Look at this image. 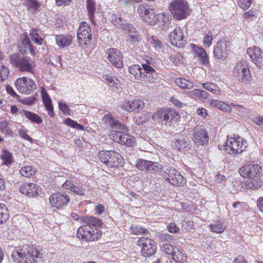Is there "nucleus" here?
<instances>
[{"label":"nucleus","mask_w":263,"mask_h":263,"mask_svg":"<svg viewBox=\"0 0 263 263\" xmlns=\"http://www.w3.org/2000/svg\"><path fill=\"white\" fill-rule=\"evenodd\" d=\"M91 39V29L87 24L84 22L81 23L77 32L78 42L80 43L84 40L89 41Z\"/></svg>","instance_id":"nucleus-24"},{"label":"nucleus","mask_w":263,"mask_h":263,"mask_svg":"<svg viewBox=\"0 0 263 263\" xmlns=\"http://www.w3.org/2000/svg\"><path fill=\"white\" fill-rule=\"evenodd\" d=\"M103 78L107 82L110 86L118 88L119 86V81L117 79H114L112 77L108 74H104Z\"/></svg>","instance_id":"nucleus-49"},{"label":"nucleus","mask_w":263,"mask_h":263,"mask_svg":"<svg viewBox=\"0 0 263 263\" xmlns=\"http://www.w3.org/2000/svg\"><path fill=\"white\" fill-rule=\"evenodd\" d=\"M144 106V102L139 99L132 101L125 100L121 105L122 109L128 112L139 111L142 110Z\"/></svg>","instance_id":"nucleus-20"},{"label":"nucleus","mask_w":263,"mask_h":263,"mask_svg":"<svg viewBox=\"0 0 263 263\" xmlns=\"http://www.w3.org/2000/svg\"><path fill=\"white\" fill-rule=\"evenodd\" d=\"M22 112L29 120L36 124H41L43 120L41 118L35 113L27 110H23Z\"/></svg>","instance_id":"nucleus-37"},{"label":"nucleus","mask_w":263,"mask_h":263,"mask_svg":"<svg viewBox=\"0 0 263 263\" xmlns=\"http://www.w3.org/2000/svg\"><path fill=\"white\" fill-rule=\"evenodd\" d=\"M110 20L111 23L116 27L123 29L126 28V23L119 13L111 14Z\"/></svg>","instance_id":"nucleus-31"},{"label":"nucleus","mask_w":263,"mask_h":263,"mask_svg":"<svg viewBox=\"0 0 263 263\" xmlns=\"http://www.w3.org/2000/svg\"><path fill=\"white\" fill-rule=\"evenodd\" d=\"M193 51L195 57L197 58L199 61L203 65H209V61L205 50L200 47L192 45Z\"/></svg>","instance_id":"nucleus-26"},{"label":"nucleus","mask_w":263,"mask_h":263,"mask_svg":"<svg viewBox=\"0 0 263 263\" xmlns=\"http://www.w3.org/2000/svg\"><path fill=\"white\" fill-rule=\"evenodd\" d=\"M175 83L182 89H191L194 86L192 82L183 78L176 79Z\"/></svg>","instance_id":"nucleus-39"},{"label":"nucleus","mask_w":263,"mask_h":263,"mask_svg":"<svg viewBox=\"0 0 263 263\" xmlns=\"http://www.w3.org/2000/svg\"><path fill=\"white\" fill-rule=\"evenodd\" d=\"M9 73L8 68L2 63H0V77L3 78V81L7 77Z\"/></svg>","instance_id":"nucleus-57"},{"label":"nucleus","mask_w":263,"mask_h":263,"mask_svg":"<svg viewBox=\"0 0 263 263\" xmlns=\"http://www.w3.org/2000/svg\"><path fill=\"white\" fill-rule=\"evenodd\" d=\"M107 59L112 66L118 68L123 67V57L119 50L115 48H110L107 50Z\"/></svg>","instance_id":"nucleus-17"},{"label":"nucleus","mask_w":263,"mask_h":263,"mask_svg":"<svg viewBox=\"0 0 263 263\" xmlns=\"http://www.w3.org/2000/svg\"><path fill=\"white\" fill-rule=\"evenodd\" d=\"M91 230V227L88 225H82L77 230V236L80 239L85 240L88 241V240L91 239L90 233V230Z\"/></svg>","instance_id":"nucleus-30"},{"label":"nucleus","mask_w":263,"mask_h":263,"mask_svg":"<svg viewBox=\"0 0 263 263\" xmlns=\"http://www.w3.org/2000/svg\"><path fill=\"white\" fill-rule=\"evenodd\" d=\"M167 175L166 180L170 184L180 186L184 183V178L179 173V172L173 168H167L165 171Z\"/></svg>","instance_id":"nucleus-18"},{"label":"nucleus","mask_w":263,"mask_h":263,"mask_svg":"<svg viewBox=\"0 0 263 263\" xmlns=\"http://www.w3.org/2000/svg\"><path fill=\"white\" fill-rule=\"evenodd\" d=\"M124 132L120 144L127 146H133L135 142V138L128 134H126Z\"/></svg>","instance_id":"nucleus-42"},{"label":"nucleus","mask_w":263,"mask_h":263,"mask_svg":"<svg viewBox=\"0 0 263 263\" xmlns=\"http://www.w3.org/2000/svg\"><path fill=\"white\" fill-rule=\"evenodd\" d=\"M261 167L258 164L245 165L239 170L241 176L250 179L257 177L261 172Z\"/></svg>","instance_id":"nucleus-16"},{"label":"nucleus","mask_w":263,"mask_h":263,"mask_svg":"<svg viewBox=\"0 0 263 263\" xmlns=\"http://www.w3.org/2000/svg\"><path fill=\"white\" fill-rule=\"evenodd\" d=\"M98 157L101 162L111 167H119L123 164L122 157L115 151H102L99 153Z\"/></svg>","instance_id":"nucleus-6"},{"label":"nucleus","mask_w":263,"mask_h":263,"mask_svg":"<svg viewBox=\"0 0 263 263\" xmlns=\"http://www.w3.org/2000/svg\"><path fill=\"white\" fill-rule=\"evenodd\" d=\"M124 132H125L121 130L119 131L113 130L110 133V138L115 142L120 143Z\"/></svg>","instance_id":"nucleus-46"},{"label":"nucleus","mask_w":263,"mask_h":263,"mask_svg":"<svg viewBox=\"0 0 263 263\" xmlns=\"http://www.w3.org/2000/svg\"><path fill=\"white\" fill-rule=\"evenodd\" d=\"M174 146L180 151L186 152L191 149L192 144L189 138L183 135L178 134L175 136Z\"/></svg>","instance_id":"nucleus-22"},{"label":"nucleus","mask_w":263,"mask_h":263,"mask_svg":"<svg viewBox=\"0 0 263 263\" xmlns=\"http://www.w3.org/2000/svg\"><path fill=\"white\" fill-rule=\"evenodd\" d=\"M234 76L242 83H248L251 80V75L248 64L245 61L237 63L233 69Z\"/></svg>","instance_id":"nucleus-10"},{"label":"nucleus","mask_w":263,"mask_h":263,"mask_svg":"<svg viewBox=\"0 0 263 263\" xmlns=\"http://www.w3.org/2000/svg\"><path fill=\"white\" fill-rule=\"evenodd\" d=\"M169 42L172 45L176 47H181L184 45L186 41L183 35V30L180 27H176L170 33Z\"/></svg>","instance_id":"nucleus-15"},{"label":"nucleus","mask_w":263,"mask_h":263,"mask_svg":"<svg viewBox=\"0 0 263 263\" xmlns=\"http://www.w3.org/2000/svg\"><path fill=\"white\" fill-rule=\"evenodd\" d=\"M173 259L176 262H183L186 261V256L180 251L177 249L172 256Z\"/></svg>","instance_id":"nucleus-45"},{"label":"nucleus","mask_w":263,"mask_h":263,"mask_svg":"<svg viewBox=\"0 0 263 263\" xmlns=\"http://www.w3.org/2000/svg\"><path fill=\"white\" fill-rule=\"evenodd\" d=\"M96 3L92 0H87V10L89 18L93 24L95 23V12L96 11Z\"/></svg>","instance_id":"nucleus-36"},{"label":"nucleus","mask_w":263,"mask_h":263,"mask_svg":"<svg viewBox=\"0 0 263 263\" xmlns=\"http://www.w3.org/2000/svg\"><path fill=\"white\" fill-rule=\"evenodd\" d=\"M129 72L136 80L145 81L148 83H154L157 79V73L155 69L148 64L133 65L128 68Z\"/></svg>","instance_id":"nucleus-1"},{"label":"nucleus","mask_w":263,"mask_h":263,"mask_svg":"<svg viewBox=\"0 0 263 263\" xmlns=\"http://www.w3.org/2000/svg\"><path fill=\"white\" fill-rule=\"evenodd\" d=\"M50 205L52 208L60 210L67 205L70 201L69 196L62 192L52 194L49 197Z\"/></svg>","instance_id":"nucleus-13"},{"label":"nucleus","mask_w":263,"mask_h":263,"mask_svg":"<svg viewBox=\"0 0 263 263\" xmlns=\"http://www.w3.org/2000/svg\"><path fill=\"white\" fill-rule=\"evenodd\" d=\"M211 104L222 111L229 112L232 111L231 104L229 105L223 102L217 100H212L211 102Z\"/></svg>","instance_id":"nucleus-35"},{"label":"nucleus","mask_w":263,"mask_h":263,"mask_svg":"<svg viewBox=\"0 0 263 263\" xmlns=\"http://www.w3.org/2000/svg\"><path fill=\"white\" fill-rule=\"evenodd\" d=\"M81 219L86 225L90 226L100 227L103 224L100 219L92 216H83L81 217Z\"/></svg>","instance_id":"nucleus-33"},{"label":"nucleus","mask_w":263,"mask_h":263,"mask_svg":"<svg viewBox=\"0 0 263 263\" xmlns=\"http://www.w3.org/2000/svg\"><path fill=\"white\" fill-rule=\"evenodd\" d=\"M0 131L5 135H9L10 133V129L7 121H2L0 122Z\"/></svg>","instance_id":"nucleus-58"},{"label":"nucleus","mask_w":263,"mask_h":263,"mask_svg":"<svg viewBox=\"0 0 263 263\" xmlns=\"http://www.w3.org/2000/svg\"><path fill=\"white\" fill-rule=\"evenodd\" d=\"M247 53L251 61L260 68L263 67V52L257 47L249 48Z\"/></svg>","instance_id":"nucleus-19"},{"label":"nucleus","mask_w":263,"mask_h":263,"mask_svg":"<svg viewBox=\"0 0 263 263\" xmlns=\"http://www.w3.org/2000/svg\"><path fill=\"white\" fill-rule=\"evenodd\" d=\"M161 250L166 254L171 255V256L173 254L175 250L174 247L168 243L163 244L161 247Z\"/></svg>","instance_id":"nucleus-56"},{"label":"nucleus","mask_w":263,"mask_h":263,"mask_svg":"<svg viewBox=\"0 0 263 263\" xmlns=\"http://www.w3.org/2000/svg\"><path fill=\"white\" fill-rule=\"evenodd\" d=\"M263 184V182L259 179H255L247 181L246 183L247 189L256 190L260 187Z\"/></svg>","instance_id":"nucleus-40"},{"label":"nucleus","mask_w":263,"mask_h":263,"mask_svg":"<svg viewBox=\"0 0 263 263\" xmlns=\"http://www.w3.org/2000/svg\"><path fill=\"white\" fill-rule=\"evenodd\" d=\"M189 135L197 145L206 144L209 141V136L203 125L196 126L190 132Z\"/></svg>","instance_id":"nucleus-11"},{"label":"nucleus","mask_w":263,"mask_h":263,"mask_svg":"<svg viewBox=\"0 0 263 263\" xmlns=\"http://www.w3.org/2000/svg\"><path fill=\"white\" fill-rule=\"evenodd\" d=\"M169 9L174 19L180 21L185 18L190 13L187 2L185 0H173Z\"/></svg>","instance_id":"nucleus-5"},{"label":"nucleus","mask_w":263,"mask_h":263,"mask_svg":"<svg viewBox=\"0 0 263 263\" xmlns=\"http://www.w3.org/2000/svg\"><path fill=\"white\" fill-rule=\"evenodd\" d=\"M8 61L13 66L17 68L20 71L33 73L35 63L30 57H22L20 54L15 53L9 56Z\"/></svg>","instance_id":"nucleus-3"},{"label":"nucleus","mask_w":263,"mask_h":263,"mask_svg":"<svg viewBox=\"0 0 263 263\" xmlns=\"http://www.w3.org/2000/svg\"><path fill=\"white\" fill-rule=\"evenodd\" d=\"M169 59L175 65H178L183 61L182 55L178 52H174V54H171Z\"/></svg>","instance_id":"nucleus-52"},{"label":"nucleus","mask_w":263,"mask_h":263,"mask_svg":"<svg viewBox=\"0 0 263 263\" xmlns=\"http://www.w3.org/2000/svg\"><path fill=\"white\" fill-rule=\"evenodd\" d=\"M25 5L30 11H35L39 9L41 4L36 0H25Z\"/></svg>","instance_id":"nucleus-43"},{"label":"nucleus","mask_w":263,"mask_h":263,"mask_svg":"<svg viewBox=\"0 0 263 263\" xmlns=\"http://www.w3.org/2000/svg\"><path fill=\"white\" fill-rule=\"evenodd\" d=\"M135 166L141 171L151 173L158 172L162 169V166L160 163L142 159H138Z\"/></svg>","instance_id":"nucleus-14"},{"label":"nucleus","mask_w":263,"mask_h":263,"mask_svg":"<svg viewBox=\"0 0 263 263\" xmlns=\"http://www.w3.org/2000/svg\"><path fill=\"white\" fill-rule=\"evenodd\" d=\"M1 158L4 161L3 163L7 165L10 164L12 161V155L7 150H3Z\"/></svg>","instance_id":"nucleus-50"},{"label":"nucleus","mask_w":263,"mask_h":263,"mask_svg":"<svg viewBox=\"0 0 263 263\" xmlns=\"http://www.w3.org/2000/svg\"><path fill=\"white\" fill-rule=\"evenodd\" d=\"M102 122L106 125H108L112 128L125 132L128 131V128L126 125L122 124L118 120H116L111 115H106L104 116Z\"/></svg>","instance_id":"nucleus-21"},{"label":"nucleus","mask_w":263,"mask_h":263,"mask_svg":"<svg viewBox=\"0 0 263 263\" xmlns=\"http://www.w3.org/2000/svg\"><path fill=\"white\" fill-rule=\"evenodd\" d=\"M65 123L67 125L77 129L81 130L84 129V127L82 125L78 124L76 121L72 120L70 118H67L65 120Z\"/></svg>","instance_id":"nucleus-55"},{"label":"nucleus","mask_w":263,"mask_h":263,"mask_svg":"<svg viewBox=\"0 0 263 263\" xmlns=\"http://www.w3.org/2000/svg\"><path fill=\"white\" fill-rule=\"evenodd\" d=\"M238 6L242 9H247L252 3V0H237Z\"/></svg>","instance_id":"nucleus-60"},{"label":"nucleus","mask_w":263,"mask_h":263,"mask_svg":"<svg viewBox=\"0 0 263 263\" xmlns=\"http://www.w3.org/2000/svg\"><path fill=\"white\" fill-rule=\"evenodd\" d=\"M228 45L229 43L224 40H221L217 42L213 51L214 57L217 59H225L227 57Z\"/></svg>","instance_id":"nucleus-23"},{"label":"nucleus","mask_w":263,"mask_h":263,"mask_svg":"<svg viewBox=\"0 0 263 263\" xmlns=\"http://www.w3.org/2000/svg\"><path fill=\"white\" fill-rule=\"evenodd\" d=\"M19 48L20 51L23 54H25L27 52L26 49H28L31 55L35 54V50L31 44L29 37L24 34L20 35Z\"/></svg>","instance_id":"nucleus-25"},{"label":"nucleus","mask_w":263,"mask_h":263,"mask_svg":"<svg viewBox=\"0 0 263 263\" xmlns=\"http://www.w3.org/2000/svg\"><path fill=\"white\" fill-rule=\"evenodd\" d=\"M202 85L203 87L212 92L213 93L218 95L220 93V91L218 89L217 87L214 84L209 83H202Z\"/></svg>","instance_id":"nucleus-51"},{"label":"nucleus","mask_w":263,"mask_h":263,"mask_svg":"<svg viewBox=\"0 0 263 263\" xmlns=\"http://www.w3.org/2000/svg\"><path fill=\"white\" fill-rule=\"evenodd\" d=\"M163 17L162 18V24L161 25V29L164 31H166L170 25L171 16L168 14H163Z\"/></svg>","instance_id":"nucleus-54"},{"label":"nucleus","mask_w":263,"mask_h":263,"mask_svg":"<svg viewBox=\"0 0 263 263\" xmlns=\"http://www.w3.org/2000/svg\"><path fill=\"white\" fill-rule=\"evenodd\" d=\"M130 229L132 233L135 235L147 234L148 232L147 230L138 225H132Z\"/></svg>","instance_id":"nucleus-53"},{"label":"nucleus","mask_w":263,"mask_h":263,"mask_svg":"<svg viewBox=\"0 0 263 263\" xmlns=\"http://www.w3.org/2000/svg\"><path fill=\"white\" fill-rule=\"evenodd\" d=\"M137 245L141 248V254L144 257H151L157 251V246L154 240L145 237L139 238Z\"/></svg>","instance_id":"nucleus-9"},{"label":"nucleus","mask_w":263,"mask_h":263,"mask_svg":"<svg viewBox=\"0 0 263 263\" xmlns=\"http://www.w3.org/2000/svg\"><path fill=\"white\" fill-rule=\"evenodd\" d=\"M246 142L239 136L232 137L228 136L225 144L219 145V149H223L229 154H241L246 149Z\"/></svg>","instance_id":"nucleus-4"},{"label":"nucleus","mask_w":263,"mask_h":263,"mask_svg":"<svg viewBox=\"0 0 263 263\" xmlns=\"http://www.w3.org/2000/svg\"><path fill=\"white\" fill-rule=\"evenodd\" d=\"M41 93L43 103L48 111V115L50 117H53L54 114L53 112V107L52 105V101L51 98L49 97L45 88L43 87L41 88Z\"/></svg>","instance_id":"nucleus-27"},{"label":"nucleus","mask_w":263,"mask_h":263,"mask_svg":"<svg viewBox=\"0 0 263 263\" xmlns=\"http://www.w3.org/2000/svg\"><path fill=\"white\" fill-rule=\"evenodd\" d=\"M8 217V212L6 206L0 203V224L5 222Z\"/></svg>","instance_id":"nucleus-48"},{"label":"nucleus","mask_w":263,"mask_h":263,"mask_svg":"<svg viewBox=\"0 0 263 263\" xmlns=\"http://www.w3.org/2000/svg\"><path fill=\"white\" fill-rule=\"evenodd\" d=\"M58 104L60 110H61L64 114L68 115L70 114V109L65 103L60 101Z\"/></svg>","instance_id":"nucleus-61"},{"label":"nucleus","mask_w":263,"mask_h":263,"mask_svg":"<svg viewBox=\"0 0 263 263\" xmlns=\"http://www.w3.org/2000/svg\"><path fill=\"white\" fill-rule=\"evenodd\" d=\"M90 233H89V237L91 236V239L88 240V241H95L99 238H100L102 236V232L100 230L97 228H94L91 227V230L89 231Z\"/></svg>","instance_id":"nucleus-47"},{"label":"nucleus","mask_w":263,"mask_h":263,"mask_svg":"<svg viewBox=\"0 0 263 263\" xmlns=\"http://www.w3.org/2000/svg\"><path fill=\"white\" fill-rule=\"evenodd\" d=\"M17 90L25 95L30 94L36 88V85L31 79L24 77L18 78L15 83Z\"/></svg>","instance_id":"nucleus-12"},{"label":"nucleus","mask_w":263,"mask_h":263,"mask_svg":"<svg viewBox=\"0 0 263 263\" xmlns=\"http://www.w3.org/2000/svg\"><path fill=\"white\" fill-rule=\"evenodd\" d=\"M72 188V189H71L70 191L74 193L81 196L84 195V191L82 187L78 186L73 184Z\"/></svg>","instance_id":"nucleus-64"},{"label":"nucleus","mask_w":263,"mask_h":263,"mask_svg":"<svg viewBox=\"0 0 263 263\" xmlns=\"http://www.w3.org/2000/svg\"><path fill=\"white\" fill-rule=\"evenodd\" d=\"M40 30L39 29L34 28L31 30L30 31V36L31 40L34 42L36 44L39 45H42L43 42V39L41 37L39 32Z\"/></svg>","instance_id":"nucleus-38"},{"label":"nucleus","mask_w":263,"mask_h":263,"mask_svg":"<svg viewBox=\"0 0 263 263\" xmlns=\"http://www.w3.org/2000/svg\"><path fill=\"white\" fill-rule=\"evenodd\" d=\"M211 230L217 233H221L225 230V227L220 221H214L209 225Z\"/></svg>","instance_id":"nucleus-41"},{"label":"nucleus","mask_w":263,"mask_h":263,"mask_svg":"<svg viewBox=\"0 0 263 263\" xmlns=\"http://www.w3.org/2000/svg\"><path fill=\"white\" fill-rule=\"evenodd\" d=\"M231 107H232L235 108L236 111H238L240 114H244L246 112V109L241 105H239L235 103H231Z\"/></svg>","instance_id":"nucleus-62"},{"label":"nucleus","mask_w":263,"mask_h":263,"mask_svg":"<svg viewBox=\"0 0 263 263\" xmlns=\"http://www.w3.org/2000/svg\"><path fill=\"white\" fill-rule=\"evenodd\" d=\"M11 257L17 263H35L41 259L42 254L35 248L26 246L13 251Z\"/></svg>","instance_id":"nucleus-2"},{"label":"nucleus","mask_w":263,"mask_h":263,"mask_svg":"<svg viewBox=\"0 0 263 263\" xmlns=\"http://www.w3.org/2000/svg\"><path fill=\"white\" fill-rule=\"evenodd\" d=\"M149 42L155 47L160 48L162 46V43L161 41L155 37H152L149 39Z\"/></svg>","instance_id":"nucleus-63"},{"label":"nucleus","mask_w":263,"mask_h":263,"mask_svg":"<svg viewBox=\"0 0 263 263\" xmlns=\"http://www.w3.org/2000/svg\"><path fill=\"white\" fill-rule=\"evenodd\" d=\"M21 174L25 177H30L35 174L36 170L31 166H23L20 171Z\"/></svg>","instance_id":"nucleus-44"},{"label":"nucleus","mask_w":263,"mask_h":263,"mask_svg":"<svg viewBox=\"0 0 263 263\" xmlns=\"http://www.w3.org/2000/svg\"><path fill=\"white\" fill-rule=\"evenodd\" d=\"M128 29V39L130 42L135 43L138 42L139 35L136 29L130 24H127L125 29Z\"/></svg>","instance_id":"nucleus-34"},{"label":"nucleus","mask_w":263,"mask_h":263,"mask_svg":"<svg viewBox=\"0 0 263 263\" xmlns=\"http://www.w3.org/2000/svg\"><path fill=\"white\" fill-rule=\"evenodd\" d=\"M179 117L178 112L172 109H161L153 115V119L162 124L167 125H171L173 121L177 120Z\"/></svg>","instance_id":"nucleus-7"},{"label":"nucleus","mask_w":263,"mask_h":263,"mask_svg":"<svg viewBox=\"0 0 263 263\" xmlns=\"http://www.w3.org/2000/svg\"><path fill=\"white\" fill-rule=\"evenodd\" d=\"M56 43L60 48H63L71 44L72 37L67 35H57L55 36Z\"/></svg>","instance_id":"nucleus-32"},{"label":"nucleus","mask_w":263,"mask_h":263,"mask_svg":"<svg viewBox=\"0 0 263 263\" xmlns=\"http://www.w3.org/2000/svg\"><path fill=\"white\" fill-rule=\"evenodd\" d=\"M186 94L192 99L202 102H203L208 97V93L205 91L199 89L187 91Z\"/></svg>","instance_id":"nucleus-29"},{"label":"nucleus","mask_w":263,"mask_h":263,"mask_svg":"<svg viewBox=\"0 0 263 263\" xmlns=\"http://www.w3.org/2000/svg\"><path fill=\"white\" fill-rule=\"evenodd\" d=\"M138 13L146 24L154 25L158 22L159 15L156 13L154 9L150 8L145 4H140L137 10Z\"/></svg>","instance_id":"nucleus-8"},{"label":"nucleus","mask_w":263,"mask_h":263,"mask_svg":"<svg viewBox=\"0 0 263 263\" xmlns=\"http://www.w3.org/2000/svg\"><path fill=\"white\" fill-rule=\"evenodd\" d=\"M38 185L34 183H25L20 186V191L23 194L35 196L38 194Z\"/></svg>","instance_id":"nucleus-28"},{"label":"nucleus","mask_w":263,"mask_h":263,"mask_svg":"<svg viewBox=\"0 0 263 263\" xmlns=\"http://www.w3.org/2000/svg\"><path fill=\"white\" fill-rule=\"evenodd\" d=\"M213 34L212 32H208L205 35L203 40V44L205 47H209L212 43Z\"/></svg>","instance_id":"nucleus-59"}]
</instances>
